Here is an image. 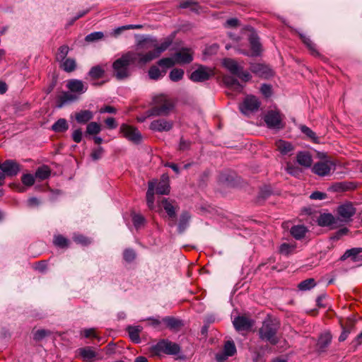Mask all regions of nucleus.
Listing matches in <instances>:
<instances>
[{"instance_id":"nucleus-1","label":"nucleus","mask_w":362,"mask_h":362,"mask_svg":"<svg viewBox=\"0 0 362 362\" xmlns=\"http://www.w3.org/2000/svg\"><path fill=\"white\" fill-rule=\"evenodd\" d=\"M158 55V45L156 40L144 37L139 40L134 50L127 52L115 60L112 68L118 79L129 76V66L136 64L143 66Z\"/></svg>"},{"instance_id":"nucleus-2","label":"nucleus","mask_w":362,"mask_h":362,"mask_svg":"<svg viewBox=\"0 0 362 362\" xmlns=\"http://www.w3.org/2000/svg\"><path fill=\"white\" fill-rule=\"evenodd\" d=\"M160 206L166 213L168 218L173 221L170 225L174 226L177 218V211L180 209L177 202L170 198L160 199Z\"/></svg>"},{"instance_id":"nucleus-3","label":"nucleus","mask_w":362,"mask_h":362,"mask_svg":"<svg viewBox=\"0 0 362 362\" xmlns=\"http://www.w3.org/2000/svg\"><path fill=\"white\" fill-rule=\"evenodd\" d=\"M276 326L272 322H264L259 329L260 338L263 340L268 341L272 344H276L278 341L276 334Z\"/></svg>"},{"instance_id":"nucleus-4","label":"nucleus","mask_w":362,"mask_h":362,"mask_svg":"<svg viewBox=\"0 0 362 362\" xmlns=\"http://www.w3.org/2000/svg\"><path fill=\"white\" fill-rule=\"evenodd\" d=\"M120 133L129 141L138 144L142 140V136L137 128L127 124H122L119 128Z\"/></svg>"},{"instance_id":"nucleus-5","label":"nucleus","mask_w":362,"mask_h":362,"mask_svg":"<svg viewBox=\"0 0 362 362\" xmlns=\"http://www.w3.org/2000/svg\"><path fill=\"white\" fill-rule=\"evenodd\" d=\"M259 106L260 102L257 98L253 95H247L240 105L239 108L243 114L248 115L257 111Z\"/></svg>"},{"instance_id":"nucleus-6","label":"nucleus","mask_w":362,"mask_h":362,"mask_svg":"<svg viewBox=\"0 0 362 362\" xmlns=\"http://www.w3.org/2000/svg\"><path fill=\"white\" fill-rule=\"evenodd\" d=\"M267 126L270 129H281L284 128L280 113L275 110L268 111L264 117Z\"/></svg>"},{"instance_id":"nucleus-7","label":"nucleus","mask_w":362,"mask_h":362,"mask_svg":"<svg viewBox=\"0 0 362 362\" xmlns=\"http://www.w3.org/2000/svg\"><path fill=\"white\" fill-rule=\"evenodd\" d=\"M312 170L315 174L324 177L328 175L331 170H335V163L331 160L325 159L315 163Z\"/></svg>"},{"instance_id":"nucleus-8","label":"nucleus","mask_w":362,"mask_h":362,"mask_svg":"<svg viewBox=\"0 0 362 362\" xmlns=\"http://www.w3.org/2000/svg\"><path fill=\"white\" fill-rule=\"evenodd\" d=\"M213 75L214 71L211 69L200 65L196 70L192 71L190 79L194 82H203L209 80Z\"/></svg>"},{"instance_id":"nucleus-9","label":"nucleus","mask_w":362,"mask_h":362,"mask_svg":"<svg viewBox=\"0 0 362 362\" xmlns=\"http://www.w3.org/2000/svg\"><path fill=\"white\" fill-rule=\"evenodd\" d=\"M76 354L81 358L84 362H94L100 360L102 357L95 351L92 346H84L76 350Z\"/></svg>"},{"instance_id":"nucleus-10","label":"nucleus","mask_w":362,"mask_h":362,"mask_svg":"<svg viewBox=\"0 0 362 362\" xmlns=\"http://www.w3.org/2000/svg\"><path fill=\"white\" fill-rule=\"evenodd\" d=\"M249 42L250 45V51L240 52L244 55L248 57H257L262 52V45L259 42V38L256 33H251L249 37Z\"/></svg>"},{"instance_id":"nucleus-11","label":"nucleus","mask_w":362,"mask_h":362,"mask_svg":"<svg viewBox=\"0 0 362 362\" xmlns=\"http://www.w3.org/2000/svg\"><path fill=\"white\" fill-rule=\"evenodd\" d=\"M174 57L177 64H189L194 59V52L191 48L184 47L176 52Z\"/></svg>"},{"instance_id":"nucleus-12","label":"nucleus","mask_w":362,"mask_h":362,"mask_svg":"<svg viewBox=\"0 0 362 362\" xmlns=\"http://www.w3.org/2000/svg\"><path fill=\"white\" fill-rule=\"evenodd\" d=\"M180 349V345L175 342L168 339L160 340V352L167 355H177Z\"/></svg>"},{"instance_id":"nucleus-13","label":"nucleus","mask_w":362,"mask_h":362,"mask_svg":"<svg viewBox=\"0 0 362 362\" xmlns=\"http://www.w3.org/2000/svg\"><path fill=\"white\" fill-rule=\"evenodd\" d=\"M160 324H162L163 327L172 332H177L184 325L182 320L173 316L163 317L161 321H160Z\"/></svg>"},{"instance_id":"nucleus-14","label":"nucleus","mask_w":362,"mask_h":362,"mask_svg":"<svg viewBox=\"0 0 362 362\" xmlns=\"http://www.w3.org/2000/svg\"><path fill=\"white\" fill-rule=\"evenodd\" d=\"M158 194V183L156 180L148 182V187L146 192V204L150 210L155 209L154 196Z\"/></svg>"},{"instance_id":"nucleus-15","label":"nucleus","mask_w":362,"mask_h":362,"mask_svg":"<svg viewBox=\"0 0 362 362\" xmlns=\"http://www.w3.org/2000/svg\"><path fill=\"white\" fill-rule=\"evenodd\" d=\"M175 107V100L171 98L160 94V116L168 115Z\"/></svg>"},{"instance_id":"nucleus-16","label":"nucleus","mask_w":362,"mask_h":362,"mask_svg":"<svg viewBox=\"0 0 362 362\" xmlns=\"http://www.w3.org/2000/svg\"><path fill=\"white\" fill-rule=\"evenodd\" d=\"M337 213L343 221H349L356 213V209L351 203H345L338 206Z\"/></svg>"},{"instance_id":"nucleus-17","label":"nucleus","mask_w":362,"mask_h":362,"mask_svg":"<svg viewBox=\"0 0 362 362\" xmlns=\"http://www.w3.org/2000/svg\"><path fill=\"white\" fill-rule=\"evenodd\" d=\"M250 69L252 73L262 78H268L273 76L272 70L262 64H251Z\"/></svg>"},{"instance_id":"nucleus-18","label":"nucleus","mask_w":362,"mask_h":362,"mask_svg":"<svg viewBox=\"0 0 362 362\" xmlns=\"http://www.w3.org/2000/svg\"><path fill=\"white\" fill-rule=\"evenodd\" d=\"M66 88L74 94L79 95L86 92L88 87L79 79H70L66 83Z\"/></svg>"},{"instance_id":"nucleus-19","label":"nucleus","mask_w":362,"mask_h":362,"mask_svg":"<svg viewBox=\"0 0 362 362\" xmlns=\"http://www.w3.org/2000/svg\"><path fill=\"white\" fill-rule=\"evenodd\" d=\"M233 324L235 329L238 332L247 331L252 327V321L248 317L238 316L233 320Z\"/></svg>"},{"instance_id":"nucleus-20","label":"nucleus","mask_w":362,"mask_h":362,"mask_svg":"<svg viewBox=\"0 0 362 362\" xmlns=\"http://www.w3.org/2000/svg\"><path fill=\"white\" fill-rule=\"evenodd\" d=\"M3 171L8 176L16 175L20 171V165L13 160H6L2 164Z\"/></svg>"},{"instance_id":"nucleus-21","label":"nucleus","mask_w":362,"mask_h":362,"mask_svg":"<svg viewBox=\"0 0 362 362\" xmlns=\"http://www.w3.org/2000/svg\"><path fill=\"white\" fill-rule=\"evenodd\" d=\"M77 100V97L73 93L64 91L57 97V107H62L66 104L70 103Z\"/></svg>"},{"instance_id":"nucleus-22","label":"nucleus","mask_w":362,"mask_h":362,"mask_svg":"<svg viewBox=\"0 0 362 362\" xmlns=\"http://www.w3.org/2000/svg\"><path fill=\"white\" fill-rule=\"evenodd\" d=\"M222 64L233 75H236L238 74L239 71L243 69V66L239 65L237 61L231 58L223 59L222 61Z\"/></svg>"},{"instance_id":"nucleus-23","label":"nucleus","mask_w":362,"mask_h":362,"mask_svg":"<svg viewBox=\"0 0 362 362\" xmlns=\"http://www.w3.org/2000/svg\"><path fill=\"white\" fill-rule=\"evenodd\" d=\"M276 146L282 155H291L293 151V145L290 142L284 140L277 141Z\"/></svg>"},{"instance_id":"nucleus-24","label":"nucleus","mask_w":362,"mask_h":362,"mask_svg":"<svg viewBox=\"0 0 362 362\" xmlns=\"http://www.w3.org/2000/svg\"><path fill=\"white\" fill-rule=\"evenodd\" d=\"M297 162L299 165L306 168H309L312 165L313 158L310 153L306 151H300L296 156Z\"/></svg>"},{"instance_id":"nucleus-25","label":"nucleus","mask_w":362,"mask_h":362,"mask_svg":"<svg viewBox=\"0 0 362 362\" xmlns=\"http://www.w3.org/2000/svg\"><path fill=\"white\" fill-rule=\"evenodd\" d=\"M307 232L308 229L303 225L293 226L290 230L291 235L296 240H301L303 238Z\"/></svg>"},{"instance_id":"nucleus-26","label":"nucleus","mask_w":362,"mask_h":362,"mask_svg":"<svg viewBox=\"0 0 362 362\" xmlns=\"http://www.w3.org/2000/svg\"><path fill=\"white\" fill-rule=\"evenodd\" d=\"M93 117V113L88 110H81L75 115V119L78 123L86 124Z\"/></svg>"},{"instance_id":"nucleus-27","label":"nucleus","mask_w":362,"mask_h":362,"mask_svg":"<svg viewBox=\"0 0 362 362\" xmlns=\"http://www.w3.org/2000/svg\"><path fill=\"white\" fill-rule=\"evenodd\" d=\"M141 329L142 327L140 326H129L127 328L129 338L134 343L139 344L141 342L139 334Z\"/></svg>"},{"instance_id":"nucleus-28","label":"nucleus","mask_w":362,"mask_h":362,"mask_svg":"<svg viewBox=\"0 0 362 362\" xmlns=\"http://www.w3.org/2000/svg\"><path fill=\"white\" fill-rule=\"evenodd\" d=\"M170 191V179L168 174H163L160 178V194H168Z\"/></svg>"},{"instance_id":"nucleus-29","label":"nucleus","mask_w":362,"mask_h":362,"mask_svg":"<svg viewBox=\"0 0 362 362\" xmlns=\"http://www.w3.org/2000/svg\"><path fill=\"white\" fill-rule=\"evenodd\" d=\"M224 83L229 88H233L237 91H242L243 86L235 78L230 76H226L223 78Z\"/></svg>"},{"instance_id":"nucleus-30","label":"nucleus","mask_w":362,"mask_h":362,"mask_svg":"<svg viewBox=\"0 0 362 362\" xmlns=\"http://www.w3.org/2000/svg\"><path fill=\"white\" fill-rule=\"evenodd\" d=\"M190 218L191 216L189 214L187 211H185L181 214L177 226V230L180 233H183L189 226Z\"/></svg>"},{"instance_id":"nucleus-31","label":"nucleus","mask_w":362,"mask_h":362,"mask_svg":"<svg viewBox=\"0 0 362 362\" xmlns=\"http://www.w3.org/2000/svg\"><path fill=\"white\" fill-rule=\"evenodd\" d=\"M332 341V336L329 332L322 333L317 341V346L321 351H323L330 344Z\"/></svg>"},{"instance_id":"nucleus-32","label":"nucleus","mask_w":362,"mask_h":362,"mask_svg":"<svg viewBox=\"0 0 362 362\" xmlns=\"http://www.w3.org/2000/svg\"><path fill=\"white\" fill-rule=\"evenodd\" d=\"M320 226H329L336 223L335 218L331 214H322L317 219Z\"/></svg>"},{"instance_id":"nucleus-33","label":"nucleus","mask_w":362,"mask_h":362,"mask_svg":"<svg viewBox=\"0 0 362 362\" xmlns=\"http://www.w3.org/2000/svg\"><path fill=\"white\" fill-rule=\"evenodd\" d=\"M362 252V247H354L347 250L344 254L341 257V260H345L351 257L354 262H357L356 259L358 258L359 254Z\"/></svg>"},{"instance_id":"nucleus-34","label":"nucleus","mask_w":362,"mask_h":362,"mask_svg":"<svg viewBox=\"0 0 362 362\" xmlns=\"http://www.w3.org/2000/svg\"><path fill=\"white\" fill-rule=\"evenodd\" d=\"M105 72V71L103 69V67L98 65V66H93L90 69L88 74V76L91 79L97 80V79L102 78L104 76Z\"/></svg>"},{"instance_id":"nucleus-35","label":"nucleus","mask_w":362,"mask_h":362,"mask_svg":"<svg viewBox=\"0 0 362 362\" xmlns=\"http://www.w3.org/2000/svg\"><path fill=\"white\" fill-rule=\"evenodd\" d=\"M62 62L61 68L66 72L70 73L76 69V62L72 58H66Z\"/></svg>"},{"instance_id":"nucleus-36","label":"nucleus","mask_w":362,"mask_h":362,"mask_svg":"<svg viewBox=\"0 0 362 362\" xmlns=\"http://www.w3.org/2000/svg\"><path fill=\"white\" fill-rule=\"evenodd\" d=\"M50 174L51 171L47 165H42L37 169L35 177L36 179L41 181L47 179L50 176Z\"/></svg>"},{"instance_id":"nucleus-37","label":"nucleus","mask_w":362,"mask_h":362,"mask_svg":"<svg viewBox=\"0 0 362 362\" xmlns=\"http://www.w3.org/2000/svg\"><path fill=\"white\" fill-rule=\"evenodd\" d=\"M156 97H155L153 98V101H154V107H152L151 110H148L145 115H141V116H138L136 117V120L139 122H144L147 118H149L151 117V116H156L158 115V107H157V105H156Z\"/></svg>"},{"instance_id":"nucleus-38","label":"nucleus","mask_w":362,"mask_h":362,"mask_svg":"<svg viewBox=\"0 0 362 362\" xmlns=\"http://www.w3.org/2000/svg\"><path fill=\"white\" fill-rule=\"evenodd\" d=\"M181 8H189L191 11L197 13L199 9L198 3L194 0H181L179 4Z\"/></svg>"},{"instance_id":"nucleus-39","label":"nucleus","mask_w":362,"mask_h":362,"mask_svg":"<svg viewBox=\"0 0 362 362\" xmlns=\"http://www.w3.org/2000/svg\"><path fill=\"white\" fill-rule=\"evenodd\" d=\"M300 37L303 42V43L307 46V47L310 51L311 54L313 55L318 54L317 50L316 49V45L313 41L310 39L309 37L306 36L305 34L300 33Z\"/></svg>"},{"instance_id":"nucleus-40","label":"nucleus","mask_w":362,"mask_h":362,"mask_svg":"<svg viewBox=\"0 0 362 362\" xmlns=\"http://www.w3.org/2000/svg\"><path fill=\"white\" fill-rule=\"evenodd\" d=\"M185 71L182 69L173 68L169 73V78L173 82L181 81L184 77Z\"/></svg>"},{"instance_id":"nucleus-41","label":"nucleus","mask_w":362,"mask_h":362,"mask_svg":"<svg viewBox=\"0 0 362 362\" xmlns=\"http://www.w3.org/2000/svg\"><path fill=\"white\" fill-rule=\"evenodd\" d=\"M69 128V125L65 119H58L52 127V129L56 132H64Z\"/></svg>"},{"instance_id":"nucleus-42","label":"nucleus","mask_w":362,"mask_h":362,"mask_svg":"<svg viewBox=\"0 0 362 362\" xmlns=\"http://www.w3.org/2000/svg\"><path fill=\"white\" fill-rule=\"evenodd\" d=\"M295 249L296 245L294 244L284 243L279 246V251L281 255L288 256L292 254Z\"/></svg>"},{"instance_id":"nucleus-43","label":"nucleus","mask_w":362,"mask_h":362,"mask_svg":"<svg viewBox=\"0 0 362 362\" xmlns=\"http://www.w3.org/2000/svg\"><path fill=\"white\" fill-rule=\"evenodd\" d=\"M315 285L316 283L314 279H308L301 281L298 288L300 291H305L314 288Z\"/></svg>"},{"instance_id":"nucleus-44","label":"nucleus","mask_w":362,"mask_h":362,"mask_svg":"<svg viewBox=\"0 0 362 362\" xmlns=\"http://www.w3.org/2000/svg\"><path fill=\"white\" fill-rule=\"evenodd\" d=\"M300 131L306 135L310 139H311L315 143L319 142V138L316 136V134L309 127L305 125H300Z\"/></svg>"},{"instance_id":"nucleus-45","label":"nucleus","mask_w":362,"mask_h":362,"mask_svg":"<svg viewBox=\"0 0 362 362\" xmlns=\"http://www.w3.org/2000/svg\"><path fill=\"white\" fill-rule=\"evenodd\" d=\"M223 351L224 354L229 356H233L236 353V347L233 341H227L223 346Z\"/></svg>"},{"instance_id":"nucleus-46","label":"nucleus","mask_w":362,"mask_h":362,"mask_svg":"<svg viewBox=\"0 0 362 362\" xmlns=\"http://www.w3.org/2000/svg\"><path fill=\"white\" fill-rule=\"evenodd\" d=\"M100 131V125L95 122H92L87 125L86 134L89 135L98 134Z\"/></svg>"},{"instance_id":"nucleus-47","label":"nucleus","mask_w":362,"mask_h":362,"mask_svg":"<svg viewBox=\"0 0 362 362\" xmlns=\"http://www.w3.org/2000/svg\"><path fill=\"white\" fill-rule=\"evenodd\" d=\"M175 64H177L175 62V58L174 54L170 57L163 58L160 59V67L162 68H172Z\"/></svg>"},{"instance_id":"nucleus-48","label":"nucleus","mask_w":362,"mask_h":362,"mask_svg":"<svg viewBox=\"0 0 362 362\" xmlns=\"http://www.w3.org/2000/svg\"><path fill=\"white\" fill-rule=\"evenodd\" d=\"M22 183L25 187H31L34 185L35 181V175L30 173L23 174L21 177Z\"/></svg>"},{"instance_id":"nucleus-49","label":"nucleus","mask_w":362,"mask_h":362,"mask_svg":"<svg viewBox=\"0 0 362 362\" xmlns=\"http://www.w3.org/2000/svg\"><path fill=\"white\" fill-rule=\"evenodd\" d=\"M104 37L103 32H93L86 36L85 40L88 42H93L101 40Z\"/></svg>"},{"instance_id":"nucleus-50","label":"nucleus","mask_w":362,"mask_h":362,"mask_svg":"<svg viewBox=\"0 0 362 362\" xmlns=\"http://www.w3.org/2000/svg\"><path fill=\"white\" fill-rule=\"evenodd\" d=\"M69 51V48L67 45H62L58 49V53L57 54V60L64 61L66 59Z\"/></svg>"},{"instance_id":"nucleus-51","label":"nucleus","mask_w":362,"mask_h":362,"mask_svg":"<svg viewBox=\"0 0 362 362\" xmlns=\"http://www.w3.org/2000/svg\"><path fill=\"white\" fill-rule=\"evenodd\" d=\"M132 221L134 227L139 229L144 225L145 218L142 215L135 214L132 216Z\"/></svg>"},{"instance_id":"nucleus-52","label":"nucleus","mask_w":362,"mask_h":362,"mask_svg":"<svg viewBox=\"0 0 362 362\" xmlns=\"http://www.w3.org/2000/svg\"><path fill=\"white\" fill-rule=\"evenodd\" d=\"M54 244L59 247H65L68 245V240L62 235H56L54 238Z\"/></svg>"},{"instance_id":"nucleus-53","label":"nucleus","mask_w":362,"mask_h":362,"mask_svg":"<svg viewBox=\"0 0 362 362\" xmlns=\"http://www.w3.org/2000/svg\"><path fill=\"white\" fill-rule=\"evenodd\" d=\"M286 172L293 176H298L301 171L300 168L290 163H288L286 168Z\"/></svg>"},{"instance_id":"nucleus-54","label":"nucleus","mask_w":362,"mask_h":362,"mask_svg":"<svg viewBox=\"0 0 362 362\" xmlns=\"http://www.w3.org/2000/svg\"><path fill=\"white\" fill-rule=\"evenodd\" d=\"M50 334V332L45 330V329H38L36 332H35L33 335V339L36 341H41L42 339H44L45 337Z\"/></svg>"},{"instance_id":"nucleus-55","label":"nucleus","mask_w":362,"mask_h":362,"mask_svg":"<svg viewBox=\"0 0 362 362\" xmlns=\"http://www.w3.org/2000/svg\"><path fill=\"white\" fill-rule=\"evenodd\" d=\"M124 259L127 262H132L136 258V253L132 249H126L123 253Z\"/></svg>"},{"instance_id":"nucleus-56","label":"nucleus","mask_w":362,"mask_h":362,"mask_svg":"<svg viewBox=\"0 0 362 362\" xmlns=\"http://www.w3.org/2000/svg\"><path fill=\"white\" fill-rule=\"evenodd\" d=\"M173 122L171 120L160 119V132L169 131L172 129Z\"/></svg>"},{"instance_id":"nucleus-57","label":"nucleus","mask_w":362,"mask_h":362,"mask_svg":"<svg viewBox=\"0 0 362 362\" xmlns=\"http://www.w3.org/2000/svg\"><path fill=\"white\" fill-rule=\"evenodd\" d=\"M218 45L216 43L212 44L211 45L207 46L204 51V54L206 55H213L215 54L218 50Z\"/></svg>"},{"instance_id":"nucleus-58","label":"nucleus","mask_w":362,"mask_h":362,"mask_svg":"<svg viewBox=\"0 0 362 362\" xmlns=\"http://www.w3.org/2000/svg\"><path fill=\"white\" fill-rule=\"evenodd\" d=\"M104 150L103 148L101 146L98 147L97 148H95L93 150L91 153V158L94 160H97L102 158Z\"/></svg>"},{"instance_id":"nucleus-59","label":"nucleus","mask_w":362,"mask_h":362,"mask_svg":"<svg viewBox=\"0 0 362 362\" xmlns=\"http://www.w3.org/2000/svg\"><path fill=\"white\" fill-rule=\"evenodd\" d=\"M235 76L245 82L249 81L252 78L250 74L247 71H244L243 69L241 71H239L238 74Z\"/></svg>"},{"instance_id":"nucleus-60","label":"nucleus","mask_w":362,"mask_h":362,"mask_svg":"<svg viewBox=\"0 0 362 362\" xmlns=\"http://www.w3.org/2000/svg\"><path fill=\"white\" fill-rule=\"evenodd\" d=\"M74 241L76 242L77 243H79V244H81L83 245H87L90 243V241L89 240L88 238H87L86 237L81 235L75 236L74 238Z\"/></svg>"},{"instance_id":"nucleus-61","label":"nucleus","mask_w":362,"mask_h":362,"mask_svg":"<svg viewBox=\"0 0 362 362\" xmlns=\"http://www.w3.org/2000/svg\"><path fill=\"white\" fill-rule=\"evenodd\" d=\"M261 93L265 97H269L272 95V87L270 85L264 83L262 85L260 88Z\"/></svg>"},{"instance_id":"nucleus-62","label":"nucleus","mask_w":362,"mask_h":362,"mask_svg":"<svg viewBox=\"0 0 362 362\" xmlns=\"http://www.w3.org/2000/svg\"><path fill=\"white\" fill-rule=\"evenodd\" d=\"M82 135L83 133L81 129H76L72 133V139L76 143H80L82 140Z\"/></svg>"},{"instance_id":"nucleus-63","label":"nucleus","mask_w":362,"mask_h":362,"mask_svg":"<svg viewBox=\"0 0 362 362\" xmlns=\"http://www.w3.org/2000/svg\"><path fill=\"white\" fill-rule=\"evenodd\" d=\"M82 333L86 338H89V337L97 338L98 337L95 330L93 328L86 329L82 332Z\"/></svg>"},{"instance_id":"nucleus-64","label":"nucleus","mask_w":362,"mask_h":362,"mask_svg":"<svg viewBox=\"0 0 362 362\" xmlns=\"http://www.w3.org/2000/svg\"><path fill=\"white\" fill-rule=\"evenodd\" d=\"M325 197H326L325 193L318 192V191L313 192L310 196V198L311 199H315V200H322V199H325Z\"/></svg>"}]
</instances>
